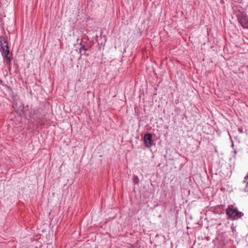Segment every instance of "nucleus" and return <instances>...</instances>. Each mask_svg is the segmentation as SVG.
I'll list each match as a JSON object with an SVG mask.
<instances>
[{
  "label": "nucleus",
  "instance_id": "nucleus-9",
  "mask_svg": "<svg viewBox=\"0 0 248 248\" xmlns=\"http://www.w3.org/2000/svg\"><path fill=\"white\" fill-rule=\"evenodd\" d=\"M133 181V183L135 184H138L139 182V179L138 177L137 176H134Z\"/></svg>",
  "mask_w": 248,
  "mask_h": 248
},
{
  "label": "nucleus",
  "instance_id": "nucleus-5",
  "mask_svg": "<svg viewBox=\"0 0 248 248\" xmlns=\"http://www.w3.org/2000/svg\"><path fill=\"white\" fill-rule=\"evenodd\" d=\"M3 59L5 60L6 63L9 67V70L11 69L10 65L11 63V61L13 59L12 54L11 55H3L1 54Z\"/></svg>",
  "mask_w": 248,
  "mask_h": 248
},
{
  "label": "nucleus",
  "instance_id": "nucleus-13",
  "mask_svg": "<svg viewBox=\"0 0 248 248\" xmlns=\"http://www.w3.org/2000/svg\"><path fill=\"white\" fill-rule=\"evenodd\" d=\"M219 207L220 208H221V207H223V205H220Z\"/></svg>",
  "mask_w": 248,
  "mask_h": 248
},
{
  "label": "nucleus",
  "instance_id": "nucleus-8",
  "mask_svg": "<svg viewBox=\"0 0 248 248\" xmlns=\"http://www.w3.org/2000/svg\"><path fill=\"white\" fill-rule=\"evenodd\" d=\"M243 183L246 185V187H248V173H247V175L245 176Z\"/></svg>",
  "mask_w": 248,
  "mask_h": 248
},
{
  "label": "nucleus",
  "instance_id": "nucleus-3",
  "mask_svg": "<svg viewBox=\"0 0 248 248\" xmlns=\"http://www.w3.org/2000/svg\"><path fill=\"white\" fill-rule=\"evenodd\" d=\"M153 136L151 133H147L144 136V143L147 148L151 147L154 144Z\"/></svg>",
  "mask_w": 248,
  "mask_h": 248
},
{
  "label": "nucleus",
  "instance_id": "nucleus-7",
  "mask_svg": "<svg viewBox=\"0 0 248 248\" xmlns=\"http://www.w3.org/2000/svg\"><path fill=\"white\" fill-rule=\"evenodd\" d=\"M1 54H3V55H11V54L10 53V50H9V47L8 48H5L4 49V51H0Z\"/></svg>",
  "mask_w": 248,
  "mask_h": 248
},
{
  "label": "nucleus",
  "instance_id": "nucleus-1",
  "mask_svg": "<svg viewBox=\"0 0 248 248\" xmlns=\"http://www.w3.org/2000/svg\"><path fill=\"white\" fill-rule=\"evenodd\" d=\"M226 215L231 219L237 220L240 218L244 214L237 208H234L232 205H229L226 209Z\"/></svg>",
  "mask_w": 248,
  "mask_h": 248
},
{
  "label": "nucleus",
  "instance_id": "nucleus-12",
  "mask_svg": "<svg viewBox=\"0 0 248 248\" xmlns=\"http://www.w3.org/2000/svg\"><path fill=\"white\" fill-rule=\"evenodd\" d=\"M239 130L241 132H242V130H240V129H239Z\"/></svg>",
  "mask_w": 248,
  "mask_h": 248
},
{
  "label": "nucleus",
  "instance_id": "nucleus-4",
  "mask_svg": "<svg viewBox=\"0 0 248 248\" xmlns=\"http://www.w3.org/2000/svg\"><path fill=\"white\" fill-rule=\"evenodd\" d=\"M8 42L7 41V37L6 36H0V51H3L4 49L8 48Z\"/></svg>",
  "mask_w": 248,
  "mask_h": 248
},
{
  "label": "nucleus",
  "instance_id": "nucleus-10",
  "mask_svg": "<svg viewBox=\"0 0 248 248\" xmlns=\"http://www.w3.org/2000/svg\"><path fill=\"white\" fill-rule=\"evenodd\" d=\"M92 46V45H90V46H86V47L88 48V49H89Z\"/></svg>",
  "mask_w": 248,
  "mask_h": 248
},
{
  "label": "nucleus",
  "instance_id": "nucleus-6",
  "mask_svg": "<svg viewBox=\"0 0 248 248\" xmlns=\"http://www.w3.org/2000/svg\"><path fill=\"white\" fill-rule=\"evenodd\" d=\"M79 45L80 46V47L79 48V53L80 56L85 55L88 56L89 54L86 53V51L88 50V48L84 44H82V42L80 43Z\"/></svg>",
  "mask_w": 248,
  "mask_h": 248
},
{
  "label": "nucleus",
  "instance_id": "nucleus-11",
  "mask_svg": "<svg viewBox=\"0 0 248 248\" xmlns=\"http://www.w3.org/2000/svg\"><path fill=\"white\" fill-rule=\"evenodd\" d=\"M2 82V81L1 80V79H0V84H1Z\"/></svg>",
  "mask_w": 248,
  "mask_h": 248
},
{
  "label": "nucleus",
  "instance_id": "nucleus-2",
  "mask_svg": "<svg viewBox=\"0 0 248 248\" xmlns=\"http://www.w3.org/2000/svg\"><path fill=\"white\" fill-rule=\"evenodd\" d=\"M236 15L238 22L244 28L248 29V16L243 9H239L236 12Z\"/></svg>",
  "mask_w": 248,
  "mask_h": 248
}]
</instances>
